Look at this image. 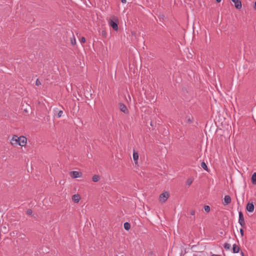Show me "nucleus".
Here are the masks:
<instances>
[{
	"instance_id": "f257e3e1",
	"label": "nucleus",
	"mask_w": 256,
	"mask_h": 256,
	"mask_svg": "<svg viewBox=\"0 0 256 256\" xmlns=\"http://www.w3.org/2000/svg\"><path fill=\"white\" fill-rule=\"evenodd\" d=\"M27 142V139L24 136H18L16 135L12 136L10 144L12 146H24Z\"/></svg>"
},
{
	"instance_id": "f03ea898",
	"label": "nucleus",
	"mask_w": 256,
	"mask_h": 256,
	"mask_svg": "<svg viewBox=\"0 0 256 256\" xmlns=\"http://www.w3.org/2000/svg\"><path fill=\"white\" fill-rule=\"evenodd\" d=\"M108 22L110 26L112 27L114 30H118V20L116 17L114 16L112 20H108Z\"/></svg>"
},
{
	"instance_id": "7ed1b4c3",
	"label": "nucleus",
	"mask_w": 256,
	"mask_h": 256,
	"mask_svg": "<svg viewBox=\"0 0 256 256\" xmlns=\"http://www.w3.org/2000/svg\"><path fill=\"white\" fill-rule=\"evenodd\" d=\"M170 196V194L168 192H164L162 193L158 198L160 202L164 204L166 202Z\"/></svg>"
},
{
	"instance_id": "20e7f679",
	"label": "nucleus",
	"mask_w": 256,
	"mask_h": 256,
	"mask_svg": "<svg viewBox=\"0 0 256 256\" xmlns=\"http://www.w3.org/2000/svg\"><path fill=\"white\" fill-rule=\"evenodd\" d=\"M238 222L242 226H244L245 225L244 217L242 212H238Z\"/></svg>"
},
{
	"instance_id": "39448f33",
	"label": "nucleus",
	"mask_w": 256,
	"mask_h": 256,
	"mask_svg": "<svg viewBox=\"0 0 256 256\" xmlns=\"http://www.w3.org/2000/svg\"><path fill=\"white\" fill-rule=\"evenodd\" d=\"M132 157H133V159L134 162L135 164H138V160L139 158V154H138V152L134 150H133Z\"/></svg>"
},
{
	"instance_id": "423d86ee",
	"label": "nucleus",
	"mask_w": 256,
	"mask_h": 256,
	"mask_svg": "<svg viewBox=\"0 0 256 256\" xmlns=\"http://www.w3.org/2000/svg\"><path fill=\"white\" fill-rule=\"evenodd\" d=\"M70 175L74 178H78L82 176V174L78 171H73L70 172Z\"/></svg>"
},
{
	"instance_id": "0eeeda50",
	"label": "nucleus",
	"mask_w": 256,
	"mask_h": 256,
	"mask_svg": "<svg viewBox=\"0 0 256 256\" xmlns=\"http://www.w3.org/2000/svg\"><path fill=\"white\" fill-rule=\"evenodd\" d=\"M234 4V6L237 9H240L242 7L241 1L240 0H231Z\"/></svg>"
},
{
	"instance_id": "6e6552de",
	"label": "nucleus",
	"mask_w": 256,
	"mask_h": 256,
	"mask_svg": "<svg viewBox=\"0 0 256 256\" xmlns=\"http://www.w3.org/2000/svg\"><path fill=\"white\" fill-rule=\"evenodd\" d=\"M246 210L250 212H254V204H252V202L248 203L246 205Z\"/></svg>"
},
{
	"instance_id": "1a4fd4ad",
	"label": "nucleus",
	"mask_w": 256,
	"mask_h": 256,
	"mask_svg": "<svg viewBox=\"0 0 256 256\" xmlns=\"http://www.w3.org/2000/svg\"><path fill=\"white\" fill-rule=\"evenodd\" d=\"M120 108L122 112L125 114H128V111L126 106L123 104H120L119 105Z\"/></svg>"
},
{
	"instance_id": "9d476101",
	"label": "nucleus",
	"mask_w": 256,
	"mask_h": 256,
	"mask_svg": "<svg viewBox=\"0 0 256 256\" xmlns=\"http://www.w3.org/2000/svg\"><path fill=\"white\" fill-rule=\"evenodd\" d=\"M231 202V198L230 197L227 195L224 198V205L226 206L230 204Z\"/></svg>"
},
{
	"instance_id": "9b49d317",
	"label": "nucleus",
	"mask_w": 256,
	"mask_h": 256,
	"mask_svg": "<svg viewBox=\"0 0 256 256\" xmlns=\"http://www.w3.org/2000/svg\"><path fill=\"white\" fill-rule=\"evenodd\" d=\"M72 200L74 202L78 203L80 200V196L78 194H74L72 196Z\"/></svg>"
},
{
	"instance_id": "f8f14e48",
	"label": "nucleus",
	"mask_w": 256,
	"mask_h": 256,
	"mask_svg": "<svg viewBox=\"0 0 256 256\" xmlns=\"http://www.w3.org/2000/svg\"><path fill=\"white\" fill-rule=\"evenodd\" d=\"M240 247L236 244H234L232 246V251L234 253H238L240 251Z\"/></svg>"
},
{
	"instance_id": "ddd939ff",
	"label": "nucleus",
	"mask_w": 256,
	"mask_h": 256,
	"mask_svg": "<svg viewBox=\"0 0 256 256\" xmlns=\"http://www.w3.org/2000/svg\"><path fill=\"white\" fill-rule=\"evenodd\" d=\"M251 180L254 184H256V172L254 173L252 175Z\"/></svg>"
},
{
	"instance_id": "4468645a",
	"label": "nucleus",
	"mask_w": 256,
	"mask_h": 256,
	"mask_svg": "<svg viewBox=\"0 0 256 256\" xmlns=\"http://www.w3.org/2000/svg\"><path fill=\"white\" fill-rule=\"evenodd\" d=\"M100 179V176L98 175H94L92 176V180L94 182H98Z\"/></svg>"
},
{
	"instance_id": "2eb2a0df",
	"label": "nucleus",
	"mask_w": 256,
	"mask_h": 256,
	"mask_svg": "<svg viewBox=\"0 0 256 256\" xmlns=\"http://www.w3.org/2000/svg\"><path fill=\"white\" fill-rule=\"evenodd\" d=\"M124 228L126 230H128L130 228V224L128 222H125L124 224Z\"/></svg>"
},
{
	"instance_id": "dca6fc26",
	"label": "nucleus",
	"mask_w": 256,
	"mask_h": 256,
	"mask_svg": "<svg viewBox=\"0 0 256 256\" xmlns=\"http://www.w3.org/2000/svg\"><path fill=\"white\" fill-rule=\"evenodd\" d=\"M201 166L206 170L208 171V166L204 162H202L201 164Z\"/></svg>"
},
{
	"instance_id": "f3484780",
	"label": "nucleus",
	"mask_w": 256,
	"mask_h": 256,
	"mask_svg": "<svg viewBox=\"0 0 256 256\" xmlns=\"http://www.w3.org/2000/svg\"><path fill=\"white\" fill-rule=\"evenodd\" d=\"M192 182V180L191 178H189L186 180V183L188 186H190Z\"/></svg>"
},
{
	"instance_id": "a211bd4d",
	"label": "nucleus",
	"mask_w": 256,
	"mask_h": 256,
	"mask_svg": "<svg viewBox=\"0 0 256 256\" xmlns=\"http://www.w3.org/2000/svg\"><path fill=\"white\" fill-rule=\"evenodd\" d=\"M231 247V246L230 244H228V243H226L224 245V248H226V249H228V250H229Z\"/></svg>"
},
{
	"instance_id": "6ab92c4d",
	"label": "nucleus",
	"mask_w": 256,
	"mask_h": 256,
	"mask_svg": "<svg viewBox=\"0 0 256 256\" xmlns=\"http://www.w3.org/2000/svg\"><path fill=\"white\" fill-rule=\"evenodd\" d=\"M204 210L206 212H209L210 210V208L208 206H204Z\"/></svg>"
},
{
	"instance_id": "aec40b11",
	"label": "nucleus",
	"mask_w": 256,
	"mask_h": 256,
	"mask_svg": "<svg viewBox=\"0 0 256 256\" xmlns=\"http://www.w3.org/2000/svg\"><path fill=\"white\" fill-rule=\"evenodd\" d=\"M63 114V112L62 110H60L58 114V117L60 118L62 116Z\"/></svg>"
},
{
	"instance_id": "412c9836",
	"label": "nucleus",
	"mask_w": 256,
	"mask_h": 256,
	"mask_svg": "<svg viewBox=\"0 0 256 256\" xmlns=\"http://www.w3.org/2000/svg\"><path fill=\"white\" fill-rule=\"evenodd\" d=\"M36 84L38 86L41 84L40 82L38 79H37L36 82Z\"/></svg>"
},
{
	"instance_id": "4be33fe9",
	"label": "nucleus",
	"mask_w": 256,
	"mask_h": 256,
	"mask_svg": "<svg viewBox=\"0 0 256 256\" xmlns=\"http://www.w3.org/2000/svg\"><path fill=\"white\" fill-rule=\"evenodd\" d=\"M102 34L103 36L106 37V32L105 30H103L102 32Z\"/></svg>"
},
{
	"instance_id": "5701e85b",
	"label": "nucleus",
	"mask_w": 256,
	"mask_h": 256,
	"mask_svg": "<svg viewBox=\"0 0 256 256\" xmlns=\"http://www.w3.org/2000/svg\"><path fill=\"white\" fill-rule=\"evenodd\" d=\"M81 42L84 43L86 42V39L84 37H82L80 40Z\"/></svg>"
},
{
	"instance_id": "b1692460",
	"label": "nucleus",
	"mask_w": 256,
	"mask_h": 256,
	"mask_svg": "<svg viewBox=\"0 0 256 256\" xmlns=\"http://www.w3.org/2000/svg\"><path fill=\"white\" fill-rule=\"evenodd\" d=\"M240 233L241 236H244V230H243L242 228H240Z\"/></svg>"
},
{
	"instance_id": "393cba45",
	"label": "nucleus",
	"mask_w": 256,
	"mask_h": 256,
	"mask_svg": "<svg viewBox=\"0 0 256 256\" xmlns=\"http://www.w3.org/2000/svg\"><path fill=\"white\" fill-rule=\"evenodd\" d=\"M27 214H32V211L30 210H28L27 211Z\"/></svg>"
},
{
	"instance_id": "a878e982",
	"label": "nucleus",
	"mask_w": 256,
	"mask_h": 256,
	"mask_svg": "<svg viewBox=\"0 0 256 256\" xmlns=\"http://www.w3.org/2000/svg\"><path fill=\"white\" fill-rule=\"evenodd\" d=\"M190 214L192 216H194L195 214V211L194 210H192L190 212Z\"/></svg>"
},
{
	"instance_id": "bb28decb",
	"label": "nucleus",
	"mask_w": 256,
	"mask_h": 256,
	"mask_svg": "<svg viewBox=\"0 0 256 256\" xmlns=\"http://www.w3.org/2000/svg\"><path fill=\"white\" fill-rule=\"evenodd\" d=\"M254 10H256V1L254 2Z\"/></svg>"
},
{
	"instance_id": "cd10ccee",
	"label": "nucleus",
	"mask_w": 256,
	"mask_h": 256,
	"mask_svg": "<svg viewBox=\"0 0 256 256\" xmlns=\"http://www.w3.org/2000/svg\"><path fill=\"white\" fill-rule=\"evenodd\" d=\"M122 2L123 4H125V3H126V0H122Z\"/></svg>"
},
{
	"instance_id": "c85d7f7f",
	"label": "nucleus",
	"mask_w": 256,
	"mask_h": 256,
	"mask_svg": "<svg viewBox=\"0 0 256 256\" xmlns=\"http://www.w3.org/2000/svg\"><path fill=\"white\" fill-rule=\"evenodd\" d=\"M72 44H76V40H75L74 38V41H72Z\"/></svg>"
},
{
	"instance_id": "c756f323",
	"label": "nucleus",
	"mask_w": 256,
	"mask_h": 256,
	"mask_svg": "<svg viewBox=\"0 0 256 256\" xmlns=\"http://www.w3.org/2000/svg\"><path fill=\"white\" fill-rule=\"evenodd\" d=\"M72 44H76V40H75L74 38V41H72Z\"/></svg>"
},
{
	"instance_id": "7c9ffc66",
	"label": "nucleus",
	"mask_w": 256,
	"mask_h": 256,
	"mask_svg": "<svg viewBox=\"0 0 256 256\" xmlns=\"http://www.w3.org/2000/svg\"><path fill=\"white\" fill-rule=\"evenodd\" d=\"M14 232H13L10 233V236H14Z\"/></svg>"
},
{
	"instance_id": "2f4dec72",
	"label": "nucleus",
	"mask_w": 256,
	"mask_h": 256,
	"mask_svg": "<svg viewBox=\"0 0 256 256\" xmlns=\"http://www.w3.org/2000/svg\"><path fill=\"white\" fill-rule=\"evenodd\" d=\"M212 256H220V255H218V254H212Z\"/></svg>"
},
{
	"instance_id": "473e14b6",
	"label": "nucleus",
	"mask_w": 256,
	"mask_h": 256,
	"mask_svg": "<svg viewBox=\"0 0 256 256\" xmlns=\"http://www.w3.org/2000/svg\"><path fill=\"white\" fill-rule=\"evenodd\" d=\"M216 1L217 2H220L222 0H216Z\"/></svg>"
},
{
	"instance_id": "72a5a7b5",
	"label": "nucleus",
	"mask_w": 256,
	"mask_h": 256,
	"mask_svg": "<svg viewBox=\"0 0 256 256\" xmlns=\"http://www.w3.org/2000/svg\"><path fill=\"white\" fill-rule=\"evenodd\" d=\"M240 254H241L242 256H244V254L243 252H242Z\"/></svg>"
},
{
	"instance_id": "f704fd0d",
	"label": "nucleus",
	"mask_w": 256,
	"mask_h": 256,
	"mask_svg": "<svg viewBox=\"0 0 256 256\" xmlns=\"http://www.w3.org/2000/svg\"><path fill=\"white\" fill-rule=\"evenodd\" d=\"M194 256H198V255H196V254H195V255H194Z\"/></svg>"
}]
</instances>
